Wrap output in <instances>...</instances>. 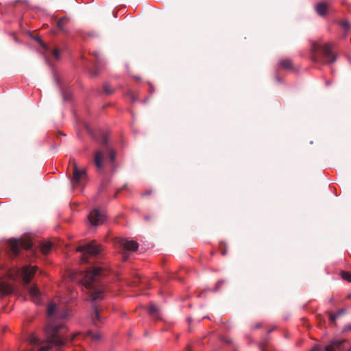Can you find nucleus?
<instances>
[{
  "instance_id": "1",
  "label": "nucleus",
  "mask_w": 351,
  "mask_h": 351,
  "mask_svg": "<svg viewBox=\"0 0 351 351\" xmlns=\"http://www.w3.org/2000/svg\"><path fill=\"white\" fill-rule=\"evenodd\" d=\"M67 300H60L58 303L51 302L47 308L48 322L45 328V339L41 340L36 335H29L27 341L29 348L27 351H48L55 348L59 351L60 347L66 342L75 339L67 334L68 331L64 326V320L70 317L71 313Z\"/></svg>"
},
{
  "instance_id": "2",
  "label": "nucleus",
  "mask_w": 351,
  "mask_h": 351,
  "mask_svg": "<svg viewBox=\"0 0 351 351\" xmlns=\"http://www.w3.org/2000/svg\"><path fill=\"white\" fill-rule=\"evenodd\" d=\"M108 274L102 267H95L81 274V283L92 302H97L104 298V278Z\"/></svg>"
},
{
  "instance_id": "3",
  "label": "nucleus",
  "mask_w": 351,
  "mask_h": 351,
  "mask_svg": "<svg viewBox=\"0 0 351 351\" xmlns=\"http://www.w3.org/2000/svg\"><path fill=\"white\" fill-rule=\"evenodd\" d=\"M332 45L326 43L321 45L316 42L311 44L312 59L315 62L323 64L332 63L336 60V56L332 51Z\"/></svg>"
},
{
  "instance_id": "4",
  "label": "nucleus",
  "mask_w": 351,
  "mask_h": 351,
  "mask_svg": "<svg viewBox=\"0 0 351 351\" xmlns=\"http://www.w3.org/2000/svg\"><path fill=\"white\" fill-rule=\"evenodd\" d=\"M36 271V266L27 265H24L21 269L17 267L9 269L7 271V276L9 279L13 280L21 279L27 285L30 282Z\"/></svg>"
},
{
  "instance_id": "5",
  "label": "nucleus",
  "mask_w": 351,
  "mask_h": 351,
  "mask_svg": "<svg viewBox=\"0 0 351 351\" xmlns=\"http://www.w3.org/2000/svg\"><path fill=\"white\" fill-rule=\"evenodd\" d=\"M116 154L114 150L107 147L106 150H97L95 153L94 163L100 172L104 171L107 162H114Z\"/></svg>"
},
{
  "instance_id": "6",
  "label": "nucleus",
  "mask_w": 351,
  "mask_h": 351,
  "mask_svg": "<svg viewBox=\"0 0 351 351\" xmlns=\"http://www.w3.org/2000/svg\"><path fill=\"white\" fill-rule=\"evenodd\" d=\"M101 250L100 245L95 241L77 247V251L82 253V261L85 263L89 262V256L98 255Z\"/></svg>"
},
{
  "instance_id": "7",
  "label": "nucleus",
  "mask_w": 351,
  "mask_h": 351,
  "mask_svg": "<svg viewBox=\"0 0 351 351\" xmlns=\"http://www.w3.org/2000/svg\"><path fill=\"white\" fill-rule=\"evenodd\" d=\"M72 171L73 176L71 180L72 186L76 187L84 185L87 179L86 170L78 168L77 165L73 162Z\"/></svg>"
},
{
  "instance_id": "8",
  "label": "nucleus",
  "mask_w": 351,
  "mask_h": 351,
  "mask_svg": "<svg viewBox=\"0 0 351 351\" xmlns=\"http://www.w3.org/2000/svg\"><path fill=\"white\" fill-rule=\"evenodd\" d=\"M9 247L13 256H16L22 249L31 250L32 244L29 241H23L20 239H11L9 241Z\"/></svg>"
},
{
  "instance_id": "9",
  "label": "nucleus",
  "mask_w": 351,
  "mask_h": 351,
  "mask_svg": "<svg viewBox=\"0 0 351 351\" xmlns=\"http://www.w3.org/2000/svg\"><path fill=\"white\" fill-rule=\"evenodd\" d=\"M106 316L104 309L102 306L97 304L94 305V311L91 315V319L95 326H99L100 324L104 322Z\"/></svg>"
},
{
  "instance_id": "10",
  "label": "nucleus",
  "mask_w": 351,
  "mask_h": 351,
  "mask_svg": "<svg viewBox=\"0 0 351 351\" xmlns=\"http://www.w3.org/2000/svg\"><path fill=\"white\" fill-rule=\"evenodd\" d=\"M106 215L104 213L99 211L98 209H93L88 215V220L92 226H99L106 220Z\"/></svg>"
},
{
  "instance_id": "11",
  "label": "nucleus",
  "mask_w": 351,
  "mask_h": 351,
  "mask_svg": "<svg viewBox=\"0 0 351 351\" xmlns=\"http://www.w3.org/2000/svg\"><path fill=\"white\" fill-rule=\"evenodd\" d=\"M120 247L126 251L134 252L138 250V244L133 240H129L125 238H121L119 241Z\"/></svg>"
},
{
  "instance_id": "12",
  "label": "nucleus",
  "mask_w": 351,
  "mask_h": 351,
  "mask_svg": "<svg viewBox=\"0 0 351 351\" xmlns=\"http://www.w3.org/2000/svg\"><path fill=\"white\" fill-rule=\"evenodd\" d=\"M29 295L32 301L36 304H40L43 302V295L38 288L34 285L29 289Z\"/></svg>"
},
{
  "instance_id": "13",
  "label": "nucleus",
  "mask_w": 351,
  "mask_h": 351,
  "mask_svg": "<svg viewBox=\"0 0 351 351\" xmlns=\"http://www.w3.org/2000/svg\"><path fill=\"white\" fill-rule=\"evenodd\" d=\"M14 287L10 284L5 282L0 281V292L3 295H8L14 293Z\"/></svg>"
},
{
  "instance_id": "14",
  "label": "nucleus",
  "mask_w": 351,
  "mask_h": 351,
  "mask_svg": "<svg viewBox=\"0 0 351 351\" xmlns=\"http://www.w3.org/2000/svg\"><path fill=\"white\" fill-rule=\"evenodd\" d=\"M328 6L325 2H319L315 5V10L317 14L324 16L326 14Z\"/></svg>"
},
{
  "instance_id": "15",
  "label": "nucleus",
  "mask_w": 351,
  "mask_h": 351,
  "mask_svg": "<svg viewBox=\"0 0 351 351\" xmlns=\"http://www.w3.org/2000/svg\"><path fill=\"white\" fill-rule=\"evenodd\" d=\"M52 244L50 242H45L40 246V250L43 254H47L51 250Z\"/></svg>"
},
{
  "instance_id": "16",
  "label": "nucleus",
  "mask_w": 351,
  "mask_h": 351,
  "mask_svg": "<svg viewBox=\"0 0 351 351\" xmlns=\"http://www.w3.org/2000/svg\"><path fill=\"white\" fill-rule=\"evenodd\" d=\"M280 65L282 68L285 69H291L292 66V62L290 60H283L280 62Z\"/></svg>"
},
{
  "instance_id": "17",
  "label": "nucleus",
  "mask_w": 351,
  "mask_h": 351,
  "mask_svg": "<svg viewBox=\"0 0 351 351\" xmlns=\"http://www.w3.org/2000/svg\"><path fill=\"white\" fill-rule=\"evenodd\" d=\"M67 21H68V19L66 17L60 18L58 20V23H57V25H58V28L63 31L64 30V26L66 24V23L67 22Z\"/></svg>"
},
{
  "instance_id": "18",
  "label": "nucleus",
  "mask_w": 351,
  "mask_h": 351,
  "mask_svg": "<svg viewBox=\"0 0 351 351\" xmlns=\"http://www.w3.org/2000/svg\"><path fill=\"white\" fill-rule=\"evenodd\" d=\"M158 311V307L155 304H150L149 305L148 312L151 315H155L157 313Z\"/></svg>"
},
{
  "instance_id": "19",
  "label": "nucleus",
  "mask_w": 351,
  "mask_h": 351,
  "mask_svg": "<svg viewBox=\"0 0 351 351\" xmlns=\"http://www.w3.org/2000/svg\"><path fill=\"white\" fill-rule=\"evenodd\" d=\"M344 313V310L341 309L339 312H337L336 314H330V318L332 321H335L339 316H340L341 314Z\"/></svg>"
},
{
  "instance_id": "20",
  "label": "nucleus",
  "mask_w": 351,
  "mask_h": 351,
  "mask_svg": "<svg viewBox=\"0 0 351 351\" xmlns=\"http://www.w3.org/2000/svg\"><path fill=\"white\" fill-rule=\"evenodd\" d=\"M342 278L348 280V282H351V274L347 271H342L341 273Z\"/></svg>"
},
{
  "instance_id": "21",
  "label": "nucleus",
  "mask_w": 351,
  "mask_h": 351,
  "mask_svg": "<svg viewBox=\"0 0 351 351\" xmlns=\"http://www.w3.org/2000/svg\"><path fill=\"white\" fill-rule=\"evenodd\" d=\"M341 25L342 27H343L346 29H349L350 27V24L348 21H342L341 22Z\"/></svg>"
},
{
  "instance_id": "22",
  "label": "nucleus",
  "mask_w": 351,
  "mask_h": 351,
  "mask_svg": "<svg viewBox=\"0 0 351 351\" xmlns=\"http://www.w3.org/2000/svg\"><path fill=\"white\" fill-rule=\"evenodd\" d=\"M88 335L90 336L92 339H95V340L99 339L100 337L99 335L93 334V332H88Z\"/></svg>"
},
{
  "instance_id": "23",
  "label": "nucleus",
  "mask_w": 351,
  "mask_h": 351,
  "mask_svg": "<svg viewBox=\"0 0 351 351\" xmlns=\"http://www.w3.org/2000/svg\"><path fill=\"white\" fill-rule=\"evenodd\" d=\"M53 55L56 59H59L60 58V52L58 49H54L53 51Z\"/></svg>"
},
{
  "instance_id": "24",
  "label": "nucleus",
  "mask_w": 351,
  "mask_h": 351,
  "mask_svg": "<svg viewBox=\"0 0 351 351\" xmlns=\"http://www.w3.org/2000/svg\"><path fill=\"white\" fill-rule=\"evenodd\" d=\"M104 91L107 94H110L112 92V90L110 88L109 86L107 84L104 85Z\"/></svg>"
},
{
  "instance_id": "25",
  "label": "nucleus",
  "mask_w": 351,
  "mask_h": 351,
  "mask_svg": "<svg viewBox=\"0 0 351 351\" xmlns=\"http://www.w3.org/2000/svg\"><path fill=\"white\" fill-rule=\"evenodd\" d=\"M38 42L43 48H45V49L47 48V46L45 45V44L43 43L40 39L38 38Z\"/></svg>"
},
{
  "instance_id": "26",
  "label": "nucleus",
  "mask_w": 351,
  "mask_h": 351,
  "mask_svg": "<svg viewBox=\"0 0 351 351\" xmlns=\"http://www.w3.org/2000/svg\"><path fill=\"white\" fill-rule=\"evenodd\" d=\"M85 127H86V130L89 132V133H91V130H90V128H89V126L88 125H85Z\"/></svg>"
},
{
  "instance_id": "27",
  "label": "nucleus",
  "mask_w": 351,
  "mask_h": 351,
  "mask_svg": "<svg viewBox=\"0 0 351 351\" xmlns=\"http://www.w3.org/2000/svg\"><path fill=\"white\" fill-rule=\"evenodd\" d=\"M93 54L94 56H95V57H96L97 58H98L99 55V52H97V51L93 52Z\"/></svg>"
},
{
  "instance_id": "28",
  "label": "nucleus",
  "mask_w": 351,
  "mask_h": 351,
  "mask_svg": "<svg viewBox=\"0 0 351 351\" xmlns=\"http://www.w3.org/2000/svg\"><path fill=\"white\" fill-rule=\"evenodd\" d=\"M351 330V326H346L344 330Z\"/></svg>"
},
{
  "instance_id": "29",
  "label": "nucleus",
  "mask_w": 351,
  "mask_h": 351,
  "mask_svg": "<svg viewBox=\"0 0 351 351\" xmlns=\"http://www.w3.org/2000/svg\"><path fill=\"white\" fill-rule=\"evenodd\" d=\"M223 282H218V283L217 284V289H218V287L219 285L222 283Z\"/></svg>"
},
{
  "instance_id": "30",
  "label": "nucleus",
  "mask_w": 351,
  "mask_h": 351,
  "mask_svg": "<svg viewBox=\"0 0 351 351\" xmlns=\"http://www.w3.org/2000/svg\"><path fill=\"white\" fill-rule=\"evenodd\" d=\"M186 351H191V348H187V350Z\"/></svg>"
},
{
  "instance_id": "31",
  "label": "nucleus",
  "mask_w": 351,
  "mask_h": 351,
  "mask_svg": "<svg viewBox=\"0 0 351 351\" xmlns=\"http://www.w3.org/2000/svg\"><path fill=\"white\" fill-rule=\"evenodd\" d=\"M132 99L133 101H134V100H135V99L134 98L133 95H132Z\"/></svg>"
},
{
  "instance_id": "32",
  "label": "nucleus",
  "mask_w": 351,
  "mask_h": 351,
  "mask_svg": "<svg viewBox=\"0 0 351 351\" xmlns=\"http://www.w3.org/2000/svg\"><path fill=\"white\" fill-rule=\"evenodd\" d=\"M226 254V252H222V254L224 255Z\"/></svg>"
},
{
  "instance_id": "33",
  "label": "nucleus",
  "mask_w": 351,
  "mask_h": 351,
  "mask_svg": "<svg viewBox=\"0 0 351 351\" xmlns=\"http://www.w3.org/2000/svg\"><path fill=\"white\" fill-rule=\"evenodd\" d=\"M346 351H351V349H348V350H346Z\"/></svg>"
},
{
  "instance_id": "34",
  "label": "nucleus",
  "mask_w": 351,
  "mask_h": 351,
  "mask_svg": "<svg viewBox=\"0 0 351 351\" xmlns=\"http://www.w3.org/2000/svg\"><path fill=\"white\" fill-rule=\"evenodd\" d=\"M78 351H83L82 348H80V350H78Z\"/></svg>"
},
{
  "instance_id": "35",
  "label": "nucleus",
  "mask_w": 351,
  "mask_h": 351,
  "mask_svg": "<svg viewBox=\"0 0 351 351\" xmlns=\"http://www.w3.org/2000/svg\"><path fill=\"white\" fill-rule=\"evenodd\" d=\"M263 351H264V350H263Z\"/></svg>"
}]
</instances>
